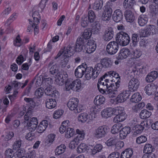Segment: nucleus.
<instances>
[{
    "label": "nucleus",
    "instance_id": "nucleus-1",
    "mask_svg": "<svg viewBox=\"0 0 158 158\" xmlns=\"http://www.w3.org/2000/svg\"><path fill=\"white\" fill-rule=\"evenodd\" d=\"M105 75L98 80L97 86L99 91L102 94L106 93L111 97H115L118 94V88L120 86L119 81H118L114 84L112 81L105 79Z\"/></svg>",
    "mask_w": 158,
    "mask_h": 158
},
{
    "label": "nucleus",
    "instance_id": "nucleus-2",
    "mask_svg": "<svg viewBox=\"0 0 158 158\" xmlns=\"http://www.w3.org/2000/svg\"><path fill=\"white\" fill-rule=\"evenodd\" d=\"M130 40V38L127 33L121 31L117 34L116 41L119 45L122 46L127 45Z\"/></svg>",
    "mask_w": 158,
    "mask_h": 158
},
{
    "label": "nucleus",
    "instance_id": "nucleus-3",
    "mask_svg": "<svg viewBox=\"0 0 158 158\" xmlns=\"http://www.w3.org/2000/svg\"><path fill=\"white\" fill-rule=\"evenodd\" d=\"M109 128L105 126H100L96 129L94 133V136L98 139L104 137L109 131Z\"/></svg>",
    "mask_w": 158,
    "mask_h": 158
},
{
    "label": "nucleus",
    "instance_id": "nucleus-4",
    "mask_svg": "<svg viewBox=\"0 0 158 158\" xmlns=\"http://www.w3.org/2000/svg\"><path fill=\"white\" fill-rule=\"evenodd\" d=\"M78 100L76 98H71L67 104V106L71 110H74L75 113H79L81 112L82 109L80 107H78Z\"/></svg>",
    "mask_w": 158,
    "mask_h": 158
},
{
    "label": "nucleus",
    "instance_id": "nucleus-5",
    "mask_svg": "<svg viewBox=\"0 0 158 158\" xmlns=\"http://www.w3.org/2000/svg\"><path fill=\"white\" fill-rule=\"evenodd\" d=\"M119 45L116 41H112L110 42L106 45V50L110 55L115 54L118 51Z\"/></svg>",
    "mask_w": 158,
    "mask_h": 158
},
{
    "label": "nucleus",
    "instance_id": "nucleus-6",
    "mask_svg": "<svg viewBox=\"0 0 158 158\" xmlns=\"http://www.w3.org/2000/svg\"><path fill=\"white\" fill-rule=\"evenodd\" d=\"M140 84L139 80L135 77H133L129 81L128 83V89L129 91H135L138 89Z\"/></svg>",
    "mask_w": 158,
    "mask_h": 158
},
{
    "label": "nucleus",
    "instance_id": "nucleus-7",
    "mask_svg": "<svg viewBox=\"0 0 158 158\" xmlns=\"http://www.w3.org/2000/svg\"><path fill=\"white\" fill-rule=\"evenodd\" d=\"M114 36V31L112 28L110 27L106 28L102 36L103 40L106 41H109L111 40Z\"/></svg>",
    "mask_w": 158,
    "mask_h": 158
},
{
    "label": "nucleus",
    "instance_id": "nucleus-8",
    "mask_svg": "<svg viewBox=\"0 0 158 158\" xmlns=\"http://www.w3.org/2000/svg\"><path fill=\"white\" fill-rule=\"evenodd\" d=\"M113 62L111 59L108 57H105L100 60V63L97 64L100 66H101V69L103 67L109 68L112 65Z\"/></svg>",
    "mask_w": 158,
    "mask_h": 158
},
{
    "label": "nucleus",
    "instance_id": "nucleus-9",
    "mask_svg": "<svg viewBox=\"0 0 158 158\" xmlns=\"http://www.w3.org/2000/svg\"><path fill=\"white\" fill-rule=\"evenodd\" d=\"M130 92L129 90H126L123 91L117 96V101L119 103H122L125 102L129 98Z\"/></svg>",
    "mask_w": 158,
    "mask_h": 158
},
{
    "label": "nucleus",
    "instance_id": "nucleus-10",
    "mask_svg": "<svg viewBox=\"0 0 158 158\" xmlns=\"http://www.w3.org/2000/svg\"><path fill=\"white\" fill-rule=\"evenodd\" d=\"M86 67V64H84L78 66L75 71V76L79 78L82 77L85 74V71Z\"/></svg>",
    "mask_w": 158,
    "mask_h": 158
},
{
    "label": "nucleus",
    "instance_id": "nucleus-11",
    "mask_svg": "<svg viewBox=\"0 0 158 158\" xmlns=\"http://www.w3.org/2000/svg\"><path fill=\"white\" fill-rule=\"evenodd\" d=\"M94 41L93 40H89L86 44L85 48L86 52L90 54L94 52L96 48V44L94 43Z\"/></svg>",
    "mask_w": 158,
    "mask_h": 158
},
{
    "label": "nucleus",
    "instance_id": "nucleus-12",
    "mask_svg": "<svg viewBox=\"0 0 158 158\" xmlns=\"http://www.w3.org/2000/svg\"><path fill=\"white\" fill-rule=\"evenodd\" d=\"M115 109L112 108H106L101 112V115L103 117L107 118L115 114Z\"/></svg>",
    "mask_w": 158,
    "mask_h": 158
},
{
    "label": "nucleus",
    "instance_id": "nucleus-13",
    "mask_svg": "<svg viewBox=\"0 0 158 158\" xmlns=\"http://www.w3.org/2000/svg\"><path fill=\"white\" fill-rule=\"evenodd\" d=\"M38 124L37 120L36 118L33 117L31 118L30 121L27 123L29 131H35L37 126Z\"/></svg>",
    "mask_w": 158,
    "mask_h": 158
},
{
    "label": "nucleus",
    "instance_id": "nucleus-14",
    "mask_svg": "<svg viewBox=\"0 0 158 158\" xmlns=\"http://www.w3.org/2000/svg\"><path fill=\"white\" fill-rule=\"evenodd\" d=\"M101 27L100 24L98 21L94 22L91 25V33L94 35L100 34Z\"/></svg>",
    "mask_w": 158,
    "mask_h": 158
},
{
    "label": "nucleus",
    "instance_id": "nucleus-15",
    "mask_svg": "<svg viewBox=\"0 0 158 158\" xmlns=\"http://www.w3.org/2000/svg\"><path fill=\"white\" fill-rule=\"evenodd\" d=\"M131 54L130 51L127 48H124L121 49L118 54V59L123 60L126 58Z\"/></svg>",
    "mask_w": 158,
    "mask_h": 158
},
{
    "label": "nucleus",
    "instance_id": "nucleus-16",
    "mask_svg": "<svg viewBox=\"0 0 158 158\" xmlns=\"http://www.w3.org/2000/svg\"><path fill=\"white\" fill-rule=\"evenodd\" d=\"M145 124L148 125L146 121L141 122L140 124L135 125L133 128L134 131L133 135H136L137 134L141 133L144 128Z\"/></svg>",
    "mask_w": 158,
    "mask_h": 158
},
{
    "label": "nucleus",
    "instance_id": "nucleus-17",
    "mask_svg": "<svg viewBox=\"0 0 158 158\" xmlns=\"http://www.w3.org/2000/svg\"><path fill=\"white\" fill-rule=\"evenodd\" d=\"M123 15L121 10L119 9L116 10L112 15L113 20L116 23L120 22L123 19Z\"/></svg>",
    "mask_w": 158,
    "mask_h": 158
},
{
    "label": "nucleus",
    "instance_id": "nucleus-18",
    "mask_svg": "<svg viewBox=\"0 0 158 158\" xmlns=\"http://www.w3.org/2000/svg\"><path fill=\"white\" fill-rule=\"evenodd\" d=\"M131 131V128L129 127H125L123 128L120 131V139H125Z\"/></svg>",
    "mask_w": 158,
    "mask_h": 158
},
{
    "label": "nucleus",
    "instance_id": "nucleus-19",
    "mask_svg": "<svg viewBox=\"0 0 158 158\" xmlns=\"http://www.w3.org/2000/svg\"><path fill=\"white\" fill-rule=\"evenodd\" d=\"M84 42V40L83 38L80 37L77 38V44L74 47L75 51L79 52L83 50Z\"/></svg>",
    "mask_w": 158,
    "mask_h": 158
},
{
    "label": "nucleus",
    "instance_id": "nucleus-20",
    "mask_svg": "<svg viewBox=\"0 0 158 158\" xmlns=\"http://www.w3.org/2000/svg\"><path fill=\"white\" fill-rule=\"evenodd\" d=\"M38 7L37 6H35L33 8L32 11L33 13L32 17L33 19L34 24L39 23V19L40 18L39 12L38 11Z\"/></svg>",
    "mask_w": 158,
    "mask_h": 158
},
{
    "label": "nucleus",
    "instance_id": "nucleus-21",
    "mask_svg": "<svg viewBox=\"0 0 158 158\" xmlns=\"http://www.w3.org/2000/svg\"><path fill=\"white\" fill-rule=\"evenodd\" d=\"M148 15L146 14L140 15L138 19L139 25L141 26H144L148 22Z\"/></svg>",
    "mask_w": 158,
    "mask_h": 158
},
{
    "label": "nucleus",
    "instance_id": "nucleus-22",
    "mask_svg": "<svg viewBox=\"0 0 158 158\" xmlns=\"http://www.w3.org/2000/svg\"><path fill=\"white\" fill-rule=\"evenodd\" d=\"M124 16L127 22H132L134 20L135 17L132 12L129 10H126L124 12Z\"/></svg>",
    "mask_w": 158,
    "mask_h": 158
},
{
    "label": "nucleus",
    "instance_id": "nucleus-23",
    "mask_svg": "<svg viewBox=\"0 0 158 158\" xmlns=\"http://www.w3.org/2000/svg\"><path fill=\"white\" fill-rule=\"evenodd\" d=\"M112 12V10L109 6H107L105 7L102 16L105 20H108L111 16Z\"/></svg>",
    "mask_w": 158,
    "mask_h": 158
},
{
    "label": "nucleus",
    "instance_id": "nucleus-24",
    "mask_svg": "<svg viewBox=\"0 0 158 158\" xmlns=\"http://www.w3.org/2000/svg\"><path fill=\"white\" fill-rule=\"evenodd\" d=\"M158 77V73L156 71H152L148 73L146 77V81L148 82H152Z\"/></svg>",
    "mask_w": 158,
    "mask_h": 158
},
{
    "label": "nucleus",
    "instance_id": "nucleus-25",
    "mask_svg": "<svg viewBox=\"0 0 158 158\" xmlns=\"http://www.w3.org/2000/svg\"><path fill=\"white\" fill-rule=\"evenodd\" d=\"M156 89V86L154 84H149L145 87L144 90L148 95H150L154 93Z\"/></svg>",
    "mask_w": 158,
    "mask_h": 158
},
{
    "label": "nucleus",
    "instance_id": "nucleus-26",
    "mask_svg": "<svg viewBox=\"0 0 158 158\" xmlns=\"http://www.w3.org/2000/svg\"><path fill=\"white\" fill-rule=\"evenodd\" d=\"M45 104L47 108L49 109H52L56 107V102L55 99L49 98L46 99Z\"/></svg>",
    "mask_w": 158,
    "mask_h": 158
},
{
    "label": "nucleus",
    "instance_id": "nucleus-27",
    "mask_svg": "<svg viewBox=\"0 0 158 158\" xmlns=\"http://www.w3.org/2000/svg\"><path fill=\"white\" fill-rule=\"evenodd\" d=\"M101 66H100V65L98 66L96 64L95 65L94 68H93L92 73V77L94 79L97 78L101 72L102 69Z\"/></svg>",
    "mask_w": 158,
    "mask_h": 158
},
{
    "label": "nucleus",
    "instance_id": "nucleus-28",
    "mask_svg": "<svg viewBox=\"0 0 158 158\" xmlns=\"http://www.w3.org/2000/svg\"><path fill=\"white\" fill-rule=\"evenodd\" d=\"M133 154V151L131 148H127L122 152L121 158H130Z\"/></svg>",
    "mask_w": 158,
    "mask_h": 158
},
{
    "label": "nucleus",
    "instance_id": "nucleus-29",
    "mask_svg": "<svg viewBox=\"0 0 158 158\" xmlns=\"http://www.w3.org/2000/svg\"><path fill=\"white\" fill-rule=\"evenodd\" d=\"M47 122V120H44L41 122L37 129L39 133H42L45 130L48 125Z\"/></svg>",
    "mask_w": 158,
    "mask_h": 158
},
{
    "label": "nucleus",
    "instance_id": "nucleus-30",
    "mask_svg": "<svg viewBox=\"0 0 158 158\" xmlns=\"http://www.w3.org/2000/svg\"><path fill=\"white\" fill-rule=\"evenodd\" d=\"M105 101V98L101 95H98L96 97L94 102L97 105H100L103 104Z\"/></svg>",
    "mask_w": 158,
    "mask_h": 158
},
{
    "label": "nucleus",
    "instance_id": "nucleus-31",
    "mask_svg": "<svg viewBox=\"0 0 158 158\" xmlns=\"http://www.w3.org/2000/svg\"><path fill=\"white\" fill-rule=\"evenodd\" d=\"M126 117L127 115L126 114H117L114 118L113 121L116 123L122 122L126 119Z\"/></svg>",
    "mask_w": 158,
    "mask_h": 158
},
{
    "label": "nucleus",
    "instance_id": "nucleus-32",
    "mask_svg": "<svg viewBox=\"0 0 158 158\" xmlns=\"http://www.w3.org/2000/svg\"><path fill=\"white\" fill-rule=\"evenodd\" d=\"M72 83V80L71 79L67 80L65 83V87L64 88V90L66 91H69L70 90H73L74 87Z\"/></svg>",
    "mask_w": 158,
    "mask_h": 158
},
{
    "label": "nucleus",
    "instance_id": "nucleus-33",
    "mask_svg": "<svg viewBox=\"0 0 158 158\" xmlns=\"http://www.w3.org/2000/svg\"><path fill=\"white\" fill-rule=\"evenodd\" d=\"M92 70L93 68L91 67H87L86 65V67H85V77L87 80H89L92 77Z\"/></svg>",
    "mask_w": 158,
    "mask_h": 158
},
{
    "label": "nucleus",
    "instance_id": "nucleus-34",
    "mask_svg": "<svg viewBox=\"0 0 158 158\" xmlns=\"http://www.w3.org/2000/svg\"><path fill=\"white\" fill-rule=\"evenodd\" d=\"M74 45L73 44H72L71 45L70 44L68 45L65 49V48H64V54H69L70 56L73 55L74 51H75Z\"/></svg>",
    "mask_w": 158,
    "mask_h": 158
},
{
    "label": "nucleus",
    "instance_id": "nucleus-35",
    "mask_svg": "<svg viewBox=\"0 0 158 158\" xmlns=\"http://www.w3.org/2000/svg\"><path fill=\"white\" fill-rule=\"evenodd\" d=\"M66 146L64 144H61L57 147L55 150V153L56 155H59L63 153L65 151Z\"/></svg>",
    "mask_w": 158,
    "mask_h": 158
},
{
    "label": "nucleus",
    "instance_id": "nucleus-36",
    "mask_svg": "<svg viewBox=\"0 0 158 158\" xmlns=\"http://www.w3.org/2000/svg\"><path fill=\"white\" fill-rule=\"evenodd\" d=\"M55 82L58 85H62L63 84V75L60 73H59L55 75Z\"/></svg>",
    "mask_w": 158,
    "mask_h": 158
},
{
    "label": "nucleus",
    "instance_id": "nucleus-37",
    "mask_svg": "<svg viewBox=\"0 0 158 158\" xmlns=\"http://www.w3.org/2000/svg\"><path fill=\"white\" fill-rule=\"evenodd\" d=\"M103 5V1L102 0H98L96 1L94 4L93 8L96 10H101Z\"/></svg>",
    "mask_w": 158,
    "mask_h": 158
},
{
    "label": "nucleus",
    "instance_id": "nucleus-38",
    "mask_svg": "<svg viewBox=\"0 0 158 158\" xmlns=\"http://www.w3.org/2000/svg\"><path fill=\"white\" fill-rule=\"evenodd\" d=\"M151 112L148 111L147 110L144 109L141 111L139 114L140 118L142 119H145L148 118L151 115Z\"/></svg>",
    "mask_w": 158,
    "mask_h": 158
},
{
    "label": "nucleus",
    "instance_id": "nucleus-39",
    "mask_svg": "<svg viewBox=\"0 0 158 158\" xmlns=\"http://www.w3.org/2000/svg\"><path fill=\"white\" fill-rule=\"evenodd\" d=\"M142 99L139 93L134 94L131 97V101L132 102L137 103Z\"/></svg>",
    "mask_w": 158,
    "mask_h": 158
},
{
    "label": "nucleus",
    "instance_id": "nucleus-40",
    "mask_svg": "<svg viewBox=\"0 0 158 158\" xmlns=\"http://www.w3.org/2000/svg\"><path fill=\"white\" fill-rule=\"evenodd\" d=\"M46 87L44 91L46 94L48 96H51L52 97H55V94L54 93V91H52L51 86L50 85H46Z\"/></svg>",
    "mask_w": 158,
    "mask_h": 158
},
{
    "label": "nucleus",
    "instance_id": "nucleus-41",
    "mask_svg": "<svg viewBox=\"0 0 158 158\" xmlns=\"http://www.w3.org/2000/svg\"><path fill=\"white\" fill-rule=\"evenodd\" d=\"M122 127V124L120 123L116 124L113 125L112 127L111 130V132L113 134L118 133L121 130L120 129Z\"/></svg>",
    "mask_w": 158,
    "mask_h": 158
},
{
    "label": "nucleus",
    "instance_id": "nucleus-42",
    "mask_svg": "<svg viewBox=\"0 0 158 158\" xmlns=\"http://www.w3.org/2000/svg\"><path fill=\"white\" fill-rule=\"evenodd\" d=\"M76 132L78 135L75 138L80 141L83 139L85 134L84 131L82 130L77 129Z\"/></svg>",
    "mask_w": 158,
    "mask_h": 158
},
{
    "label": "nucleus",
    "instance_id": "nucleus-43",
    "mask_svg": "<svg viewBox=\"0 0 158 158\" xmlns=\"http://www.w3.org/2000/svg\"><path fill=\"white\" fill-rule=\"evenodd\" d=\"M135 3V0H125L123 2V6L125 8H131Z\"/></svg>",
    "mask_w": 158,
    "mask_h": 158
},
{
    "label": "nucleus",
    "instance_id": "nucleus-44",
    "mask_svg": "<svg viewBox=\"0 0 158 158\" xmlns=\"http://www.w3.org/2000/svg\"><path fill=\"white\" fill-rule=\"evenodd\" d=\"M59 67L58 64H55L52 65L50 69V72L52 74H56L59 73Z\"/></svg>",
    "mask_w": 158,
    "mask_h": 158
},
{
    "label": "nucleus",
    "instance_id": "nucleus-45",
    "mask_svg": "<svg viewBox=\"0 0 158 158\" xmlns=\"http://www.w3.org/2000/svg\"><path fill=\"white\" fill-rule=\"evenodd\" d=\"M72 84L74 87L73 90L77 91L78 90L80 89L81 84L80 80L77 79L73 81H72Z\"/></svg>",
    "mask_w": 158,
    "mask_h": 158
},
{
    "label": "nucleus",
    "instance_id": "nucleus-46",
    "mask_svg": "<svg viewBox=\"0 0 158 158\" xmlns=\"http://www.w3.org/2000/svg\"><path fill=\"white\" fill-rule=\"evenodd\" d=\"M89 117L86 113H82L78 116V120L82 123L85 122L89 118Z\"/></svg>",
    "mask_w": 158,
    "mask_h": 158
},
{
    "label": "nucleus",
    "instance_id": "nucleus-47",
    "mask_svg": "<svg viewBox=\"0 0 158 158\" xmlns=\"http://www.w3.org/2000/svg\"><path fill=\"white\" fill-rule=\"evenodd\" d=\"M146 27L151 35L155 34L157 32L156 26L154 25H149Z\"/></svg>",
    "mask_w": 158,
    "mask_h": 158
},
{
    "label": "nucleus",
    "instance_id": "nucleus-48",
    "mask_svg": "<svg viewBox=\"0 0 158 158\" xmlns=\"http://www.w3.org/2000/svg\"><path fill=\"white\" fill-rule=\"evenodd\" d=\"M153 148L151 144H146L144 146L143 152L145 153H151L153 152Z\"/></svg>",
    "mask_w": 158,
    "mask_h": 158
},
{
    "label": "nucleus",
    "instance_id": "nucleus-49",
    "mask_svg": "<svg viewBox=\"0 0 158 158\" xmlns=\"http://www.w3.org/2000/svg\"><path fill=\"white\" fill-rule=\"evenodd\" d=\"M87 148L88 147L85 144L82 143L77 147V151L80 153L84 152L87 150Z\"/></svg>",
    "mask_w": 158,
    "mask_h": 158
},
{
    "label": "nucleus",
    "instance_id": "nucleus-50",
    "mask_svg": "<svg viewBox=\"0 0 158 158\" xmlns=\"http://www.w3.org/2000/svg\"><path fill=\"white\" fill-rule=\"evenodd\" d=\"M80 142V141L78 140L77 139L75 138L70 142L69 145V148L71 149H74L78 145Z\"/></svg>",
    "mask_w": 158,
    "mask_h": 158
},
{
    "label": "nucleus",
    "instance_id": "nucleus-51",
    "mask_svg": "<svg viewBox=\"0 0 158 158\" xmlns=\"http://www.w3.org/2000/svg\"><path fill=\"white\" fill-rule=\"evenodd\" d=\"M87 17L90 23L93 22L96 18V15L94 12L92 10H89L88 12Z\"/></svg>",
    "mask_w": 158,
    "mask_h": 158
},
{
    "label": "nucleus",
    "instance_id": "nucleus-52",
    "mask_svg": "<svg viewBox=\"0 0 158 158\" xmlns=\"http://www.w3.org/2000/svg\"><path fill=\"white\" fill-rule=\"evenodd\" d=\"M22 140L19 139L15 141L12 145L13 149L14 150H18L21 146Z\"/></svg>",
    "mask_w": 158,
    "mask_h": 158
},
{
    "label": "nucleus",
    "instance_id": "nucleus-53",
    "mask_svg": "<svg viewBox=\"0 0 158 158\" xmlns=\"http://www.w3.org/2000/svg\"><path fill=\"white\" fill-rule=\"evenodd\" d=\"M92 34L91 33V31L90 32L89 30L87 29H85L82 35V38L84 40V41L86 39H89Z\"/></svg>",
    "mask_w": 158,
    "mask_h": 158
},
{
    "label": "nucleus",
    "instance_id": "nucleus-54",
    "mask_svg": "<svg viewBox=\"0 0 158 158\" xmlns=\"http://www.w3.org/2000/svg\"><path fill=\"white\" fill-rule=\"evenodd\" d=\"M74 131L73 129L70 127H67V130L65 131V137L66 138H69L73 135Z\"/></svg>",
    "mask_w": 158,
    "mask_h": 158
},
{
    "label": "nucleus",
    "instance_id": "nucleus-55",
    "mask_svg": "<svg viewBox=\"0 0 158 158\" xmlns=\"http://www.w3.org/2000/svg\"><path fill=\"white\" fill-rule=\"evenodd\" d=\"M14 152L10 148H8L6 150L5 152V158H12L14 156Z\"/></svg>",
    "mask_w": 158,
    "mask_h": 158
},
{
    "label": "nucleus",
    "instance_id": "nucleus-56",
    "mask_svg": "<svg viewBox=\"0 0 158 158\" xmlns=\"http://www.w3.org/2000/svg\"><path fill=\"white\" fill-rule=\"evenodd\" d=\"M89 21L87 16H83L82 18L81 22V26L84 27H86L89 24Z\"/></svg>",
    "mask_w": 158,
    "mask_h": 158
},
{
    "label": "nucleus",
    "instance_id": "nucleus-57",
    "mask_svg": "<svg viewBox=\"0 0 158 158\" xmlns=\"http://www.w3.org/2000/svg\"><path fill=\"white\" fill-rule=\"evenodd\" d=\"M139 38L138 37V35L135 33L132 34L131 37V40L133 44V45L134 46H136L139 41Z\"/></svg>",
    "mask_w": 158,
    "mask_h": 158
},
{
    "label": "nucleus",
    "instance_id": "nucleus-58",
    "mask_svg": "<svg viewBox=\"0 0 158 158\" xmlns=\"http://www.w3.org/2000/svg\"><path fill=\"white\" fill-rule=\"evenodd\" d=\"M24 150L21 149L18 150L15 153V158H21L24 156Z\"/></svg>",
    "mask_w": 158,
    "mask_h": 158
},
{
    "label": "nucleus",
    "instance_id": "nucleus-59",
    "mask_svg": "<svg viewBox=\"0 0 158 158\" xmlns=\"http://www.w3.org/2000/svg\"><path fill=\"white\" fill-rule=\"evenodd\" d=\"M147 140V138L145 136L141 135L138 137L136 139L137 143L140 144L141 143L145 142Z\"/></svg>",
    "mask_w": 158,
    "mask_h": 158
},
{
    "label": "nucleus",
    "instance_id": "nucleus-60",
    "mask_svg": "<svg viewBox=\"0 0 158 158\" xmlns=\"http://www.w3.org/2000/svg\"><path fill=\"white\" fill-rule=\"evenodd\" d=\"M151 35L146 27L145 29L141 30L140 33V36L142 37H147Z\"/></svg>",
    "mask_w": 158,
    "mask_h": 158
},
{
    "label": "nucleus",
    "instance_id": "nucleus-61",
    "mask_svg": "<svg viewBox=\"0 0 158 158\" xmlns=\"http://www.w3.org/2000/svg\"><path fill=\"white\" fill-rule=\"evenodd\" d=\"M11 11V7H9L5 9L1 13V15L3 17H6Z\"/></svg>",
    "mask_w": 158,
    "mask_h": 158
},
{
    "label": "nucleus",
    "instance_id": "nucleus-62",
    "mask_svg": "<svg viewBox=\"0 0 158 158\" xmlns=\"http://www.w3.org/2000/svg\"><path fill=\"white\" fill-rule=\"evenodd\" d=\"M43 88H39L37 89L35 91V94L38 98H39L42 97L43 94Z\"/></svg>",
    "mask_w": 158,
    "mask_h": 158
},
{
    "label": "nucleus",
    "instance_id": "nucleus-63",
    "mask_svg": "<svg viewBox=\"0 0 158 158\" xmlns=\"http://www.w3.org/2000/svg\"><path fill=\"white\" fill-rule=\"evenodd\" d=\"M64 112L62 110H58L55 111L53 114V117L56 119L58 118L63 114Z\"/></svg>",
    "mask_w": 158,
    "mask_h": 158
},
{
    "label": "nucleus",
    "instance_id": "nucleus-64",
    "mask_svg": "<svg viewBox=\"0 0 158 158\" xmlns=\"http://www.w3.org/2000/svg\"><path fill=\"white\" fill-rule=\"evenodd\" d=\"M14 44L17 47H20L22 45V42L19 35H18L14 41Z\"/></svg>",
    "mask_w": 158,
    "mask_h": 158
}]
</instances>
